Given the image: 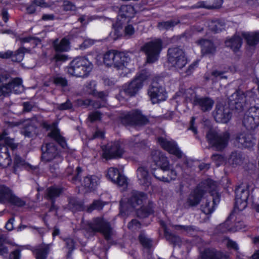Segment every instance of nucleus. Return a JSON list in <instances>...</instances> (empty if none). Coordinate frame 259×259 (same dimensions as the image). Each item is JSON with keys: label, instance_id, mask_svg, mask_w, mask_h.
Returning a JSON list of instances; mask_svg holds the SVG:
<instances>
[{"label": "nucleus", "instance_id": "obj_1", "mask_svg": "<svg viewBox=\"0 0 259 259\" xmlns=\"http://www.w3.org/2000/svg\"><path fill=\"white\" fill-rule=\"evenodd\" d=\"M93 67V64L86 58H76L67 67V71L71 76L85 78L89 76Z\"/></svg>", "mask_w": 259, "mask_h": 259}, {"label": "nucleus", "instance_id": "obj_2", "mask_svg": "<svg viewBox=\"0 0 259 259\" xmlns=\"http://www.w3.org/2000/svg\"><path fill=\"white\" fill-rule=\"evenodd\" d=\"M130 61L125 54L115 50L107 52L104 56V63L108 67H113L117 70H123Z\"/></svg>", "mask_w": 259, "mask_h": 259}, {"label": "nucleus", "instance_id": "obj_3", "mask_svg": "<svg viewBox=\"0 0 259 259\" xmlns=\"http://www.w3.org/2000/svg\"><path fill=\"white\" fill-rule=\"evenodd\" d=\"M8 135L6 131L0 135V166L3 168L8 166L11 162L8 148L14 150L17 147L13 139L8 137Z\"/></svg>", "mask_w": 259, "mask_h": 259}, {"label": "nucleus", "instance_id": "obj_4", "mask_svg": "<svg viewBox=\"0 0 259 259\" xmlns=\"http://www.w3.org/2000/svg\"><path fill=\"white\" fill-rule=\"evenodd\" d=\"M88 229L91 232L101 233L107 240H110L113 234V229L110 223L102 217L93 219L88 223Z\"/></svg>", "mask_w": 259, "mask_h": 259}, {"label": "nucleus", "instance_id": "obj_5", "mask_svg": "<svg viewBox=\"0 0 259 259\" xmlns=\"http://www.w3.org/2000/svg\"><path fill=\"white\" fill-rule=\"evenodd\" d=\"M208 143L218 151H222L228 144L230 134L228 132L218 133L214 130H210L206 135Z\"/></svg>", "mask_w": 259, "mask_h": 259}, {"label": "nucleus", "instance_id": "obj_6", "mask_svg": "<svg viewBox=\"0 0 259 259\" xmlns=\"http://www.w3.org/2000/svg\"><path fill=\"white\" fill-rule=\"evenodd\" d=\"M120 118L121 123L125 125H144L149 122L148 118L139 110L123 112Z\"/></svg>", "mask_w": 259, "mask_h": 259}, {"label": "nucleus", "instance_id": "obj_7", "mask_svg": "<svg viewBox=\"0 0 259 259\" xmlns=\"http://www.w3.org/2000/svg\"><path fill=\"white\" fill-rule=\"evenodd\" d=\"M162 41L161 39L156 38L146 43L141 50L146 55L147 62L152 63L156 61L162 50Z\"/></svg>", "mask_w": 259, "mask_h": 259}, {"label": "nucleus", "instance_id": "obj_8", "mask_svg": "<svg viewBox=\"0 0 259 259\" xmlns=\"http://www.w3.org/2000/svg\"><path fill=\"white\" fill-rule=\"evenodd\" d=\"M168 61L177 69H181L187 63L184 52L178 47L169 48L167 51Z\"/></svg>", "mask_w": 259, "mask_h": 259}, {"label": "nucleus", "instance_id": "obj_9", "mask_svg": "<svg viewBox=\"0 0 259 259\" xmlns=\"http://www.w3.org/2000/svg\"><path fill=\"white\" fill-rule=\"evenodd\" d=\"M148 77V73L143 70L128 85L124 86L121 93H124L131 97L135 96L142 88L143 82Z\"/></svg>", "mask_w": 259, "mask_h": 259}, {"label": "nucleus", "instance_id": "obj_10", "mask_svg": "<svg viewBox=\"0 0 259 259\" xmlns=\"http://www.w3.org/2000/svg\"><path fill=\"white\" fill-rule=\"evenodd\" d=\"M235 210L242 211L247 206V200L249 196V192L247 187L243 185H239L235 190Z\"/></svg>", "mask_w": 259, "mask_h": 259}, {"label": "nucleus", "instance_id": "obj_11", "mask_svg": "<svg viewBox=\"0 0 259 259\" xmlns=\"http://www.w3.org/2000/svg\"><path fill=\"white\" fill-rule=\"evenodd\" d=\"M41 158L45 161H51L55 160L59 163L62 161V158L59 154L56 145L53 143H50L42 146Z\"/></svg>", "mask_w": 259, "mask_h": 259}, {"label": "nucleus", "instance_id": "obj_12", "mask_svg": "<svg viewBox=\"0 0 259 259\" xmlns=\"http://www.w3.org/2000/svg\"><path fill=\"white\" fill-rule=\"evenodd\" d=\"M24 91L22 81L19 78H15L8 83H5L0 87V96H7L11 92L15 94H20Z\"/></svg>", "mask_w": 259, "mask_h": 259}, {"label": "nucleus", "instance_id": "obj_13", "mask_svg": "<svg viewBox=\"0 0 259 259\" xmlns=\"http://www.w3.org/2000/svg\"><path fill=\"white\" fill-rule=\"evenodd\" d=\"M148 95L153 104L163 101L166 99V93L164 88L157 82L152 83L148 90Z\"/></svg>", "mask_w": 259, "mask_h": 259}, {"label": "nucleus", "instance_id": "obj_14", "mask_svg": "<svg viewBox=\"0 0 259 259\" xmlns=\"http://www.w3.org/2000/svg\"><path fill=\"white\" fill-rule=\"evenodd\" d=\"M122 145L119 142L108 144L104 150L103 156L106 159L120 158L124 153Z\"/></svg>", "mask_w": 259, "mask_h": 259}, {"label": "nucleus", "instance_id": "obj_15", "mask_svg": "<svg viewBox=\"0 0 259 259\" xmlns=\"http://www.w3.org/2000/svg\"><path fill=\"white\" fill-rule=\"evenodd\" d=\"M157 142L163 149L170 154H173L178 158L182 157V151L174 141L168 140L165 138L159 137L157 138Z\"/></svg>", "mask_w": 259, "mask_h": 259}, {"label": "nucleus", "instance_id": "obj_16", "mask_svg": "<svg viewBox=\"0 0 259 259\" xmlns=\"http://www.w3.org/2000/svg\"><path fill=\"white\" fill-rule=\"evenodd\" d=\"M213 115L218 122L227 123L231 118L230 109L220 104H217Z\"/></svg>", "mask_w": 259, "mask_h": 259}, {"label": "nucleus", "instance_id": "obj_17", "mask_svg": "<svg viewBox=\"0 0 259 259\" xmlns=\"http://www.w3.org/2000/svg\"><path fill=\"white\" fill-rule=\"evenodd\" d=\"M151 158L155 164L163 170L164 173L170 168L169 161L167 157L159 150H154L151 153Z\"/></svg>", "mask_w": 259, "mask_h": 259}, {"label": "nucleus", "instance_id": "obj_18", "mask_svg": "<svg viewBox=\"0 0 259 259\" xmlns=\"http://www.w3.org/2000/svg\"><path fill=\"white\" fill-rule=\"evenodd\" d=\"M235 144L239 148H250L254 145L255 140L252 135L243 132L237 136Z\"/></svg>", "mask_w": 259, "mask_h": 259}, {"label": "nucleus", "instance_id": "obj_19", "mask_svg": "<svg viewBox=\"0 0 259 259\" xmlns=\"http://www.w3.org/2000/svg\"><path fill=\"white\" fill-rule=\"evenodd\" d=\"M107 177L111 182L117 184L120 186H125L127 185L126 178L123 175L120 174L117 168L115 167H110L108 169Z\"/></svg>", "mask_w": 259, "mask_h": 259}, {"label": "nucleus", "instance_id": "obj_20", "mask_svg": "<svg viewBox=\"0 0 259 259\" xmlns=\"http://www.w3.org/2000/svg\"><path fill=\"white\" fill-rule=\"evenodd\" d=\"M229 103L231 105L238 110H243L245 103V96L243 92L236 91L229 98Z\"/></svg>", "mask_w": 259, "mask_h": 259}, {"label": "nucleus", "instance_id": "obj_21", "mask_svg": "<svg viewBox=\"0 0 259 259\" xmlns=\"http://www.w3.org/2000/svg\"><path fill=\"white\" fill-rule=\"evenodd\" d=\"M147 199V196L143 192L133 191L128 199V203L133 208L140 206Z\"/></svg>", "mask_w": 259, "mask_h": 259}, {"label": "nucleus", "instance_id": "obj_22", "mask_svg": "<svg viewBox=\"0 0 259 259\" xmlns=\"http://www.w3.org/2000/svg\"><path fill=\"white\" fill-rule=\"evenodd\" d=\"M214 102L210 97H200L195 101V106L202 112H205L210 111L213 106Z\"/></svg>", "mask_w": 259, "mask_h": 259}, {"label": "nucleus", "instance_id": "obj_23", "mask_svg": "<svg viewBox=\"0 0 259 259\" xmlns=\"http://www.w3.org/2000/svg\"><path fill=\"white\" fill-rule=\"evenodd\" d=\"M82 169L80 167L77 166L74 170L73 166L70 165L65 170V173L68 177V180L75 184L80 183V175Z\"/></svg>", "mask_w": 259, "mask_h": 259}, {"label": "nucleus", "instance_id": "obj_24", "mask_svg": "<svg viewBox=\"0 0 259 259\" xmlns=\"http://www.w3.org/2000/svg\"><path fill=\"white\" fill-rule=\"evenodd\" d=\"M21 133L27 137H32L37 134V127L33 121L26 120L23 124Z\"/></svg>", "mask_w": 259, "mask_h": 259}, {"label": "nucleus", "instance_id": "obj_25", "mask_svg": "<svg viewBox=\"0 0 259 259\" xmlns=\"http://www.w3.org/2000/svg\"><path fill=\"white\" fill-rule=\"evenodd\" d=\"M225 45L234 52H236L238 51L242 46V39L239 35L235 34L232 37L226 39Z\"/></svg>", "mask_w": 259, "mask_h": 259}, {"label": "nucleus", "instance_id": "obj_26", "mask_svg": "<svg viewBox=\"0 0 259 259\" xmlns=\"http://www.w3.org/2000/svg\"><path fill=\"white\" fill-rule=\"evenodd\" d=\"M196 42L201 46V52L203 54H213L215 52V47L209 40L202 39L197 40Z\"/></svg>", "mask_w": 259, "mask_h": 259}, {"label": "nucleus", "instance_id": "obj_27", "mask_svg": "<svg viewBox=\"0 0 259 259\" xmlns=\"http://www.w3.org/2000/svg\"><path fill=\"white\" fill-rule=\"evenodd\" d=\"M203 194L204 191L199 187H197L190 195L188 203L191 206L197 205L200 202Z\"/></svg>", "mask_w": 259, "mask_h": 259}, {"label": "nucleus", "instance_id": "obj_28", "mask_svg": "<svg viewBox=\"0 0 259 259\" xmlns=\"http://www.w3.org/2000/svg\"><path fill=\"white\" fill-rule=\"evenodd\" d=\"M137 176L140 185L148 186L150 184L149 172L145 167L141 166L137 169Z\"/></svg>", "mask_w": 259, "mask_h": 259}, {"label": "nucleus", "instance_id": "obj_29", "mask_svg": "<svg viewBox=\"0 0 259 259\" xmlns=\"http://www.w3.org/2000/svg\"><path fill=\"white\" fill-rule=\"evenodd\" d=\"M229 219V218H228ZM229 220L228 219L224 223L218 227V230L221 233H225L227 231H236L241 230L245 228V225L242 222H238L235 224V228L233 229L229 226Z\"/></svg>", "mask_w": 259, "mask_h": 259}, {"label": "nucleus", "instance_id": "obj_30", "mask_svg": "<svg viewBox=\"0 0 259 259\" xmlns=\"http://www.w3.org/2000/svg\"><path fill=\"white\" fill-rule=\"evenodd\" d=\"M201 259H226V256L214 249L207 248L201 253Z\"/></svg>", "mask_w": 259, "mask_h": 259}, {"label": "nucleus", "instance_id": "obj_31", "mask_svg": "<svg viewBox=\"0 0 259 259\" xmlns=\"http://www.w3.org/2000/svg\"><path fill=\"white\" fill-rule=\"evenodd\" d=\"M99 183V178L96 176H89L85 177L81 185L90 190L95 189Z\"/></svg>", "mask_w": 259, "mask_h": 259}, {"label": "nucleus", "instance_id": "obj_32", "mask_svg": "<svg viewBox=\"0 0 259 259\" xmlns=\"http://www.w3.org/2000/svg\"><path fill=\"white\" fill-rule=\"evenodd\" d=\"M242 35L250 46H254L259 42V31L244 32Z\"/></svg>", "mask_w": 259, "mask_h": 259}, {"label": "nucleus", "instance_id": "obj_33", "mask_svg": "<svg viewBox=\"0 0 259 259\" xmlns=\"http://www.w3.org/2000/svg\"><path fill=\"white\" fill-rule=\"evenodd\" d=\"M219 201L220 198L218 196L214 199H213L212 202L208 199H206L205 202L201 205L202 211L206 214L211 213L214 210V204L219 203Z\"/></svg>", "mask_w": 259, "mask_h": 259}, {"label": "nucleus", "instance_id": "obj_34", "mask_svg": "<svg viewBox=\"0 0 259 259\" xmlns=\"http://www.w3.org/2000/svg\"><path fill=\"white\" fill-rule=\"evenodd\" d=\"M50 251V245L44 244L34 250L36 259H46Z\"/></svg>", "mask_w": 259, "mask_h": 259}, {"label": "nucleus", "instance_id": "obj_35", "mask_svg": "<svg viewBox=\"0 0 259 259\" xmlns=\"http://www.w3.org/2000/svg\"><path fill=\"white\" fill-rule=\"evenodd\" d=\"M63 192V189L55 186L50 187L46 190V196L48 200L55 201Z\"/></svg>", "mask_w": 259, "mask_h": 259}, {"label": "nucleus", "instance_id": "obj_36", "mask_svg": "<svg viewBox=\"0 0 259 259\" xmlns=\"http://www.w3.org/2000/svg\"><path fill=\"white\" fill-rule=\"evenodd\" d=\"M134 8L131 5H122L119 11V15L122 18H132L134 16Z\"/></svg>", "mask_w": 259, "mask_h": 259}, {"label": "nucleus", "instance_id": "obj_37", "mask_svg": "<svg viewBox=\"0 0 259 259\" xmlns=\"http://www.w3.org/2000/svg\"><path fill=\"white\" fill-rule=\"evenodd\" d=\"M54 47L57 52H66L69 49V42L67 38H63L58 42V39H56L53 42Z\"/></svg>", "mask_w": 259, "mask_h": 259}, {"label": "nucleus", "instance_id": "obj_38", "mask_svg": "<svg viewBox=\"0 0 259 259\" xmlns=\"http://www.w3.org/2000/svg\"><path fill=\"white\" fill-rule=\"evenodd\" d=\"M226 76L223 75V72L217 70L211 72H207L205 74L204 78L206 80H211L212 83L217 82L222 78H226Z\"/></svg>", "mask_w": 259, "mask_h": 259}, {"label": "nucleus", "instance_id": "obj_39", "mask_svg": "<svg viewBox=\"0 0 259 259\" xmlns=\"http://www.w3.org/2000/svg\"><path fill=\"white\" fill-rule=\"evenodd\" d=\"M243 124L248 130H251L258 126L259 123L255 121L253 117L245 113L243 119Z\"/></svg>", "mask_w": 259, "mask_h": 259}, {"label": "nucleus", "instance_id": "obj_40", "mask_svg": "<svg viewBox=\"0 0 259 259\" xmlns=\"http://www.w3.org/2000/svg\"><path fill=\"white\" fill-rule=\"evenodd\" d=\"M8 199L7 203L17 207H22L26 204V202L14 194L12 190H11Z\"/></svg>", "mask_w": 259, "mask_h": 259}, {"label": "nucleus", "instance_id": "obj_41", "mask_svg": "<svg viewBox=\"0 0 259 259\" xmlns=\"http://www.w3.org/2000/svg\"><path fill=\"white\" fill-rule=\"evenodd\" d=\"M11 189L4 184H0V203H7L8 197L11 193Z\"/></svg>", "mask_w": 259, "mask_h": 259}, {"label": "nucleus", "instance_id": "obj_42", "mask_svg": "<svg viewBox=\"0 0 259 259\" xmlns=\"http://www.w3.org/2000/svg\"><path fill=\"white\" fill-rule=\"evenodd\" d=\"M163 174L164 175H162V182L165 183H170L172 181L175 180L178 176L177 172L175 169L171 167V165L169 169Z\"/></svg>", "mask_w": 259, "mask_h": 259}, {"label": "nucleus", "instance_id": "obj_43", "mask_svg": "<svg viewBox=\"0 0 259 259\" xmlns=\"http://www.w3.org/2000/svg\"><path fill=\"white\" fill-rule=\"evenodd\" d=\"M48 136L57 141L63 148L66 146V141L64 138L60 134L58 129L53 130L48 134Z\"/></svg>", "mask_w": 259, "mask_h": 259}, {"label": "nucleus", "instance_id": "obj_44", "mask_svg": "<svg viewBox=\"0 0 259 259\" xmlns=\"http://www.w3.org/2000/svg\"><path fill=\"white\" fill-rule=\"evenodd\" d=\"M208 27L214 33H219L225 29V26L224 22L220 20H213L208 24Z\"/></svg>", "mask_w": 259, "mask_h": 259}, {"label": "nucleus", "instance_id": "obj_45", "mask_svg": "<svg viewBox=\"0 0 259 259\" xmlns=\"http://www.w3.org/2000/svg\"><path fill=\"white\" fill-rule=\"evenodd\" d=\"M51 79L56 86L61 88L68 86V80L66 78L60 74H57L52 76Z\"/></svg>", "mask_w": 259, "mask_h": 259}, {"label": "nucleus", "instance_id": "obj_46", "mask_svg": "<svg viewBox=\"0 0 259 259\" xmlns=\"http://www.w3.org/2000/svg\"><path fill=\"white\" fill-rule=\"evenodd\" d=\"M178 23V21L175 20L159 22L158 23L157 27L159 30H167L174 27Z\"/></svg>", "mask_w": 259, "mask_h": 259}, {"label": "nucleus", "instance_id": "obj_47", "mask_svg": "<svg viewBox=\"0 0 259 259\" xmlns=\"http://www.w3.org/2000/svg\"><path fill=\"white\" fill-rule=\"evenodd\" d=\"M242 161L241 154L236 151L232 152L228 159L229 163L233 165H239L241 163Z\"/></svg>", "mask_w": 259, "mask_h": 259}, {"label": "nucleus", "instance_id": "obj_48", "mask_svg": "<svg viewBox=\"0 0 259 259\" xmlns=\"http://www.w3.org/2000/svg\"><path fill=\"white\" fill-rule=\"evenodd\" d=\"M139 240L141 244L146 248H150L152 245V241L144 233L142 232L139 235Z\"/></svg>", "mask_w": 259, "mask_h": 259}, {"label": "nucleus", "instance_id": "obj_49", "mask_svg": "<svg viewBox=\"0 0 259 259\" xmlns=\"http://www.w3.org/2000/svg\"><path fill=\"white\" fill-rule=\"evenodd\" d=\"M95 86H96V84H95V81H91L89 83L87 87L89 88V87H90L91 88H92L93 87V89L91 91H89V93L91 94H93L94 96L100 98L103 101H104L107 96V94L105 93H104V92H97L94 89Z\"/></svg>", "mask_w": 259, "mask_h": 259}, {"label": "nucleus", "instance_id": "obj_50", "mask_svg": "<svg viewBox=\"0 0 259 259\" xmlns=\"http://www.w3.org/2000/svg\"><path fill=\"white\" fill-rule=\"evenodd\" d=\"M26 164V162L24 159L22 158L20 156L15 155L14 157L13 172L16 173L17 169L21 168L24 166Z\"/></svg>", "mask_w": 259, "mask_h": 259}, {"label": "nucleus", "instance_id": "obj_51", "mask_svg": "<svg viewBox=\"0 0 259 259\" xmlns=\"http://www.w3.org/2000/svg\"><path fill=\"white\" fill-rule=\"evenodd\" d=\"M164 235L166 239L175 245H179L181 242V239L179 236L172 234L166 230L164 231Z\"/></svg>", "mask_w": 259, "mask_h": 259}, {"label": "nucleus", "instance_id": "obj_52", "mask_svg": "<svg viewBox=\"0 0 259 259\" xmlns=\"http://www.w3.org/2000/svg\"><path fill=\"white\" fill-rule=\"evenodd\" d=\"M199 97L193 90L189 89L186 92V100L192 102L194 106L195 105V101Z\"/></svg>", "mask_w": 259, "mask_h": 259}, {"label": "nucleus", "instance_id": "obj_53", "mask_svg": "<svg viewBox=\"0 0 259 259\" xmlns=\"http://www.w3.org/2000/svg\"><path fill=\"white\" fill-rule=\"evenodd\" d=\"M105 203L100 200H95L88 208V212H92L93 210H100L102 209Z\"/></svg>", "mask_w": 259, "mask_h": 259}, {"label": "nucleus", "instance_id": "obj_54", "mask_svg": "<svg viewBox=\"0 0 259 259\" xmlns=\"http://www.w3.org/2000/svg\"><path fill=\"white\" fill-rule=\"evenodd\" d=\"M246 113L253 117L255 121L259 123V107L256 106L251 107Z\"/></svg>", "mask_w": 259, "mask_h": 259}, {"label": "nucleus", "instance_id": "obj_55", "mask_svg": "<svg viewBox=\"0 0 259 259\" xmlns=\"http://www.w3.org/2000/svg\"><path fill=\"white\" fill-rule=\"evenodd\" d=\"M28 51V50L25 48L21 47L19 48L13 56V60L15 61L20 62L24 57V53Z\"/></svg>", "mask_w": 259, "mask_h": 259}, {"label": "nucleus", "instance_id": "obj_56", "mask_svg": "<svg viewBox=\"0 0 259 259\" xmlns=\"http://www.w3.org/2000/svg\"><path fill=\"white\" fill-rule=\"evenodd\" d=\"M8 243L6 238L3 235H0V255H4L8 253V248L5 244Z\"/></svg>", "mask_w": 259, "mask_h": 259}, {"label": "nucleus", "instance_id": "obj_57", "mask_svg": "<svg viewBox=\"0 0 259 259\" xmlns=\"http://www.w3.org/2000/svg\"><path fill=\"white\" fill-rule=\"evenodd\" d=\"M174 228L176 230H182L188 233H191L196 230V228L193 226L175 225Z\"/></svg>", "mask_w": 259, "mask_h": 259}, {"label": "nucleus", "instance_id": "obj_58", "mask_svg": "<svg viewBox=\"0 0 259 259\" xmlns=\"http://www.w3.org/2000/svg\"><path fill=\"white\" fill-rule=\"evenodd\" d=\"M153 212L152 208L146 207H141V209L137 212L138 215L141 217H146Z\"/></svg>", "mask_w": 259, "mask_h": 259}, {"label": "nucleus", "instance_id": "obj_59", "mask_svg": "<svg viewBox=\"0 0 259 259\" xmlns=\"http://www.w3.org/2000/svg\"><path fill=\"white\" fill-rule=\"evenodd\" d=\"M135 30L133 26L131 24L127 25L124 29V36L126 38H129L135 33Z\"/></svg>", "mask_w": 259, "mask_h": 259}, {"label": "nucleus", "instance_id": "obj_60", "mask_svg": "<svg viewBox=\"0 0 259 259\" xmlns=\"http://www.w3.org/2000/svg\"><path fill=\"white\" fill-rule=\"evenodd\" d=\"M57 108L60 110H69L72 108V104L69 99H67L65 103L58 104Z\"/></svg>", "mask_w": 259, "mask_h": 259}, {"label": "nucleus", "instance_id": "obj_61", "mask_svg": "<svg viewBox=\"0 0 259 259\" xmlns=\"http://www.w3.org/2000/svg\"><path fill=\"white\" fill-rule=\"evenodd\" d=\"M212 160L215 163L217 166H219L224 161V157L221 154H214L211 156Z\"/></svg>", "mask_w": 259, "mask_h": 259}, {"label": "nucleus", "instance_id": "obj_62", "mask_svg": "<svg viewBox=\"0 0 259 259\" xmlns=\"http://www.w3.org/2000/svg\"><path fill=\"white\" fill-rule=\"evenodd\" d=\"M63 9L65 11H75L76 10V7L72 2L68 1H65L63 5Z\"/></svg>", "mask_w": 259, "mask_h": 259}, {"label": "nucleus", "instance_id": "obj_63", "mask_svg": "<svg viewBox=\"0 0 259 259\" xmlns=\"http://www.w3.org/2000/svg\"><path fill=\"white\" fill-rule=\"evenodd\" d=\"M193 8L210 9V0H205L198 2L195 6H193Z\"/></svg>", "mask_w": 259, "mask_h": 259}, {"label": "nucleus", "instance_id": "obj_64", "mask_svg": "<svg viewBox=\"0 0 259 259\" xmlns=\"http://www.w3.org/2000/svg\"><path fill=\"white\" fill-rule=\"evenodd\" d=\"M141 223L136 219L132 220L128 224V228L132 231H135L141 228Z\"/></svg>", "mask_w": 259, "mask_h": 259}]
</instances>
